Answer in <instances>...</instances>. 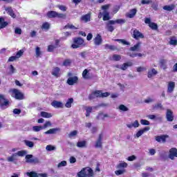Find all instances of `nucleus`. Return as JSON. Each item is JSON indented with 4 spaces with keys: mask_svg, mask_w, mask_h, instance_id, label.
I'll use <instances>...</instances> for the list:
<instances>
[{
    "mask_svg": "<svg viewBox=\"0 0 177 177\" xmlns=\"http://www.w3.org/2000/svg\"><path fill=\"white\" fill-rule=\"evenodd\" d=\"M110 19H111V17H110V13H109L107 10L103 11V18H102V20L104 21H109Z\"/></svg>",
    "mask_w": 177,
    "mask_h": 177,
    "instance_id": "24",
    "label": "nucleus"
},
{
    "mask_svg": "<svg viewBox=\"0 0 177 177\" xmlns=\"http://www.w3.org/2000/svg\"><path fill=\"white\" fill-rule=\"evenodd\" d=\"M169 158L170 160H175V157L177 158V149L176 148H171L169 151Z\"/></svg>",
    "mask_w": 177,
    "mask_h": 177,
    "instance_id": "11",
    "label": "nucleus"
},
{
    "mask_svg": "<svg viewBox=\"0 0 177 177\" xmlns=\"http://www.w3.org/2000/svg\"><path fill=\"white\" fill-rule=\"evenodd\" d=\"M166 120L168 122L174 121V112L171 109H167Z\"/></svg>",
    "mask_w": 177,
    "mask_h": 177,
    "instance_id": "10",
    "label": "nucleus"
},
{
    "mask_svg": "<svg viewBox=\"0 0 177 177\" xmlns=\"http://www.w3.org/2000/svg\"><path fill=\"white\" fill-rule=\"evenodd\" d=\"M138 12V10L136 8H133L130 10L129 12L126 15L127 17L129 19H133L135 16H136V13Z\"/></svg>",
    "mask_w": 177,
    "mask_h": 177,
    "instance_id": "19",
    "label": "nucleus"
},
{
    "mask_svg": "<svg viewBox=\"0 0 177 177\" xmlns=\"http://www.w3.org/2000/svg\"><path fill=\"white\" fill-rule=\"evenodd\" d=\"M46 149L47 151H53L56 150V147H53V145H49L46 146Z\"/></svg>",
    "mask_w": 177,
    "mask_h": 177,
    "instance_id": "46",
    "label": "nucleus"
},
{
    "mask_svg": "<svg viewBox=\"0 0 177 177\" xmlns=\"http://www.w3.org/2000/svg\"><path fill=\"white\" fill-rule=\"evenodd\" d=\"M26 175L29 177H39V174L35 171L26 172Z\"/></svg>",
    "mask_w": 177,
    "mask_h": 177,
    "instance_id": "41",
    "label": "nucleus"
},
{
    "mask_svg": "<svg viewBox=\"0 0 177 177\" xmlns=\"http://www.w3.org/2000/svg\"><path fill=\"white\" fill-rule=\"evenodd\" d=\"M169 45H172L173 46H176L177 45V37L176 36H172L169 38Z\"/></svg>",
    "mask_w": 177,
    "mask_h": 177,
    "instance_id": "26",
    "label": "nucleus"
},
{
    "mask_svg": "<svg viewBox=\"0 0 177 177\" xmlns=\"http://www.w3.org/2000/svg\"><path fill=\"white\" fill-rule=\"evenodd\" d=\"M140 124L142 125H150V122H149V120H145V119H142L140 120Z\"/></svg>",
    "mask_w": 177,
    "mask_h": 177,
    "instance_id": "54",
    "label": "nucleus"
},
{
    "mask_svg": "<svg viewBox=\"0 0 177 177\" xmlns=\"http://www.w3.org/2000/svg\"><path fill=\"white\" fill-rule=\"evenodd\" d=\"M114 41L115 42H120V44H122L123 45H131V43L127 41V40L124 39H115Z\"/></svg>",
    "mask_w": 177,
    "mask_h": 177,
    "instance_id": "33",
    "label": "nucleus"
},
{
    "mask_svg": "<svg viewBox=\"0 0 177 177\" xmlns=\"http://www.w3.org/2000/svg\"><path fill=\"white\" fill-rule=\"evenodd\" d=\"M131 66H132V62H127V63L123 64L120 68L121 70H123V71H125V70H127L128 67H131Z\"/></svg>",
    "mask_w": 177,
    "mask_h": 177,
    "instance_id": "36",
    "label": "nucleus"
},
{
    "mask_svg": "<svg viewBox=\"0 0 177 177\" xmlns=\"http://www.w3.org/2000/svg\"><path fill=\"white\" fill-rule=\"evenodd\" d=\"M9 24L8 21H5V18L0 17V30L5 28Z\"/></svg>",
    "mask_w": 177,
    "mask_h": 177,
    "instance_id": "25",
    "label": "nucleus"
},
{
    "mask_svg": "<svg viewBox=\"0 0 177 177\" xmlns=\"http://www.w3.org/2000/svg\"><path fill=\"white\" fill-rule=\"evenodd\" d=\"M112 60H114V62H120L121 60V55L117 54L113 55Z\"/></svg>",
    "mask_w": 177,
    "mask_h": 177,
    "instance_id": "43",
    "label": "nucleus"
},
{
    "mask_svg": "<svg viewBox=\"0 0 177 177\" xmlns=\"http://www.w3.org/2000/svg\"><path fill=\"white\" fill-rule=\"evenodd\" d=\"M163 9L167 12H171L175 9V5L171 4L170 6H164Z\"/></svg>",
    "mask_w": 177,
    "mask_h": 177,
    "instance_id": "32",
    "label": "nucleus"
},
{
    "mask_svg": "<svg viewBox=\"0 0 177 177\" xmlns=\"http://www.w3.org/2000/svg\"><path fill=\"white\" fill-rule=\"evenodd\" d=\"M70 64H71V59H65L63 62V66H65L66 67L70 66Z\"/></svg>",
    "mask_w": 177,
    "mask_h": 177,
    "instance_id": "52",
    "label": "nucleus"
},
{
    "mask_svg": "<svg viewBox=\"0 0 177 177\" xmlns=\"http://www.w3.org/2000/svg\"><path fill=\"white\" fill-rule=\"evenodd\" d=\"M105 49H109V50H117V48L115 46L110 45V44H105L104 46Z\"/></svg>",
    "mask_w": 177,
    "mask_h": 177,
    "instance_id": "39",
    "label": "nucleus"
},
{
    "mask_svg": "<svg viewBox=\"0 0 177 177\" xmlns=\"http://www.w3.org/2000/svg\"><path fill=\"white\" fill-rule=\"evenodd\" d=\"M148 131H150V127H146L144 129L139 130L136 134V138H140L145 132H147Z\"/></svg>",
    "mask_w": 177,
    "mask_h": 177,
    "instance_id": "18",
    "label": "nucleus"
},
{
    "mask_svg": "<svg viewBox=\"0 0 177 177\" xmlns=\"http://www.w3.org/2000/svg\"><path fill=\"white\" fill-rule=\"evenodd\" d=\"M9 106V100L5 97L4 95L0 94V107L3 109Z\"/></svg>",
    "mask_w": 177,
    "mask_h": 177,
    "instance_id": "8",
    "label": "nucleus"
},
{
    "mask_svg": "<svg viewBox=\"0 0 177 177\" xmlns=\"http://www.w3.org/2000/svg\"><path fill=\"white\" fill-rule=\"evenodd\" d=\"M16 73V68L13 65H10V74H15Z\"/></svg>",
    "mask_w": 177,
    "mask_h": 177,
    "instance_id": "61",
    "label": "nucleus"
},
{
    "mask_svg": "<svg viewBox=\"0 0 177 177\" xmlns=\"http://www.w3.org/2000/svg\"><path fill=\"white\" fill-rule=\"evenodd\" d=\"M35 52H36V57H39V56H41V48L39 47H37Z\"/></svg>",
    "mask_w": 177,
    "mask_h": 177,
    "instance_id": "60",
    "label": "nucleus"
},
{
    "mask_svg": "<svg viewBox=\"0 0 177 177\" xmlns=\"http://www.w3.org/2000/svg\"><path fill=\"white\" fill-rule=\"evenodd\" d=\"M78 133V131H77V130H75L73 131H71L68 137L69 138H73L74 136H77V134Z\"/></svg>",
    "mask_w": 177,
    "mask_h": 177,
    "instance_id": "59",
    "label": "nucleus"
},
{
    "mask_svg": "<svg viewBox=\"0 0 177 177\" xmlns=\"http://www.w3.org/2000/svg\"><path fill=\"white\" fill-rule=\"evenodd\" d=\"M77 147H80V149H83L84 147H86V141H79L77 143Z\"/></svg>",
    "mask_w": 177,
    "mask_h": 177,
    "instance_id": "35",
    "label": "nucleus"
},
{
    "mask_svg": "<svg viewBox=\"0 0 177 177\" xmlns=\"http://www.w3.org/2000/svg\"><path fill=\"white\" fill-rule=\"evenodd\" d=\"M77 82H78V77L77 76L70 77L67 80L68 85H74V84H77Z\"/></svg>",
    "mask_w": 177,
    "mask_h": 177,
    "instance_id": "16",
    "label": "nucleus"
},
{
    "mask_svg": "<svg viewBox=\"0 0 177 177\" xmlns=\"http://www.w3.org/2000/svg\"><path fill=\"white\" fill-rule=\"evenodd\" d=\"M140 45H142V42L138 41L133 47H131L129 48V50H131V52H139L140 50Z\"/></svg>",
    "mask_w": 177,
    "mask_h": 177,
    "instance_id": "20",
    "label": "nucleus"
},
{
    "mask_svg": "<svg viewBox=\"0 0 177 177\" xmlns=\"http://www.w3.org/2000/svg\"><path fill=\"white\" fill-rule=\"evenodd\" d=\"M115 175H122L123 174H125V169H120L115 171Z\"/></svg>",
    "mask_w": 177,
    "mask_h": 177,
    "instance_id": "55",
    "label": "nucleus"
},
{
    "mask_svg": "<svg viewBox=\"0 0 177 177\" xmlns=\"http://www.w3.org/2000/svg\"><path fill=\"white\" fill-rule=\"evenodd\" d=\"M24 143L27 146V147H30V149H32L34 147V142L25 140H24Z\"/></svg>",
    "mask_w": 177,
    "mask_h": 177,
    "instance_id": "34",
    "label": "nucleus"
},
{
    "mask_svg": "<svg viewBox=\"0 0 177 177\" xmlns=\"http://www.w3.org/2000/svg\"><path fill=\"white\" fill-rule=\"evenodd\" d=\"M96 97H96V94L95 93V92H93L88 95L89 100H93V99H96Z\"/></svg>",
    "mask_w": 177,
    "mask_h": 177,
    "instance_id": "58",
    "label": "nucleus"
},
{
    "mask_svg": "<svg viewBox=\"0 0 177 177\" xmlns=\"http://www.w3.org/2000/svg\"><path fill=\"white\" fill-rule=\"evenodd\" d=\"M58 8L59 10H62V12H66L67 11V7L66 6H58Z\"/></svg>",
    "mask_w": 177,
    "mask_h": 177,
    "instance_id": "57",
    "label": "nucleus"
},
{
    "mask_svg": "<svg viewBox=\"0 0 177 177\" xmlns=\"http://www.w3.org/2000/svg\"><path fill=\"white\" fill-rule=\"evenodd\" d=\"M174 89H175V82H169L167 85V93H172Z\"/></svg>",
    "mask_w": 177,
    "mask_h": 177,
    "instance_id": "21",
    "label": "nucleus"
},
{
    "mask_svg": "<svg viewBox=\"0 0 177 177\" xmlns=\"http://www.w3.org/2000/svg\"><path fill=\"white\" fill-rule=\"evenodd\" d=\"M153 109L155 110H164V108L162 107V104H161V103L156 104L153 106Z\"/></svg>",
    "mask_w": 177,
    "mask_h": 177,
    "instance_id": "42",
    "label": "nucleus"
},
{
    "mask_svg": "<svg viewBox=\"0 0 177 177\" xmlns=\"http://www.w3.org/2000/svg\"><path fill=\"white\" fill-rule=\"evenodd\" d=\"M142 71H146V68L142 67V66H140V67L137 68L138 73H142Z\"/></svg>",
    "mask_w": 177,
    "mask_h": 177,
    "instance_id": "63",
    "label": "nucleus"
},
{
    "mask_svg": "<svg viewBox=\"0 0 177 177\" xmlns=\"http://www.w3.org/2000/svg\"><path fill=\"white\" fill-rule=\"evenodd\" d=\"M67 165V162L66 160H62L57 165V168H62V167H66Z\"/></svg>",
    "mask_w": 177,
    "mask_h": 177,
    "instance_id": "50",
    "label": "nucleus"
},
{
    "mask_svg": "<svg viewBox=\"0 0 177 177\" xmlns=\"http://www.w3.org/2000/svg\"><path fill=\"white\" fill-rule=\"evenodd\" d=\"M103 42V39L102 38V35L97 34V36L94 38V44L96 46H99L102 45Z\"/></svg>",
    "mask_w": 177,
    "mask_h": 177,
    "instance_id": "15",
    "label": "nucleus"
},
{
    "mask_svg": "<svg viewBox=\"0 0 177 177\" xmlns=\"http://www.w3.org/2000/svg\"><path fill=\"white\" fill-rule=\"evenodd\" d=\"M57 47H55V46L53 45H49L48 46V52H53V50H55V49H56Z\"/></svg>",
    "mask_w": 177,
    "mask_h": 177,
    "instance_id": "56",
    "label": "nucleus"
},
{
    "mask_svg": "<svg viewBox=\"0 0 177 177\" xmlns=\"http://www.w3.org/2000/svg\"><path fill=\"white\" fill-rule=\"evenodd\" d=\"M52 127V122L50 121H46L44 126H42L43 129H46V128Z\"/></svg>",
    "mask_w": 177,
    "mask_h": 177,
    "instance_id": "48",
    "label": "nucleus"
},
{
    "mask_svg": "<svg viewBox=\"0 0 177 177\" xmlns=\"http://www.w3.org/2000/svg\"><path fill=\"white\" fill-rule=\"evenodd\" d=\"M42 30H49L50 28V24L49 22H45L41 26Z\"/></svg>",
    "mask_w": 177,
    "mask_h": 177,
    "instance_id": "38",
    "label": "nucleus"
},
{
    "mask_svg": "<svg viewBox=\"0 0 177 177\" xmlns=\"http://www.w3.org/2000/svg\"><path fill=\"white\" fill-rule=\"evenodd\" d=\"M44 129L42 126H35L32 127L33 132H39V131H42Z\"/></svg>",
    "mask_w": 177,
    "mask_h": 177,
    "instance_id": "44",
    "label": "nucleus"
},
{
    "mask_svg": "<svg viewBox=\"0 0 177 177\" xmlns=\"http://www.w3.org/2000/svg\"><path fill=\"white\" fill-rule=\"evenodd\" d=\"M62 129L57 127V128H53L50 129L48 131H45L44 134L45 135H55L57 133V132H61Z\"/></svg>",
    "mask_w": 177,
    "mask_h": 177,
    "instance_id": "12",
    "label": "nucleus"
},
{
    "mask_svg": "<svg viewBox=\"0 0 177 177\" xmlns=\"http://www.w3.org/2000/svg\"><path fill=\"white\" fill-rule=\"evenodd\" d=\"M140 125L139 121L135 120L132 124H127V127L131 129V128H139Z\"/></svg>",
    "mask_w": 177,
    "mask_h": 177,
    "instance_id": "23",
    "label": "nucleus"
},
{
    "mask_svg": "<svg viewBox=\"0 0 177 177\" xmlns=\"http://www.w3.org/2000/svg\"><path fill=\"white\" fill-rule=\"evenodd\" d=\"M52 75L54 77H59L60 75V68L55 67L53 69Z\"/></svg>",
    "mask_w": 177,
    "mask_h": 177,
    "instance_id": "28",
    "label": "nucleus"
},
{
    "mask_svg": "<svg viewBox=\"0 0 177 177\" xmlns=\"http://www.w3.org/2000/svg\"><path fill=\"white\" fill-rule=\"evenodd\" d=\"M167 59H160V64L163 68H165V64H167Z\"/></svg>",
    "mask_w": 177,
    "mask_h": 177,
    "instance_id": "53",
    "label": "nucleus"
},
{
    "mask_svg": "<svg viewBox=\"0 0 177 177\" xmlns=\"http://www.w3.org/2000/svg\"><path fill=\"white\" fill-rule=\"evenodd\" d=\"M4 9L6 12H7L8 15L12 17V19H16V14H15V12H13V9H12V7L4 6Z\"/></svg>",
    "mask_w": 177,
    "mask_h": 177,
    "instance_id": "17",
    "label": "nucleus"
},
{
    "mask_svg": "<svg viewBox=\"0 0 177 177\" xmlns=\"http://www.w3.org/2000/svg\"><path fill=\"white\" fill-rule=\"evenodd\" d=\"M153 1L151 0H142L141 3L142 5H150V3H152Z\"/></svg>",
    "mask_w": 177,
    "mask_h": 177,
    "instance_id": "51",
    "label": "nucleus"
},
{
    "mask_svg": "<svg viewBox=\"0 0 177 177\" xmlns=\"http://www.w3.org/2000/svg\"><path fill=\"white\" fill-rule=\"evenodd\" d=\"M41 116L43 117L44 118H52V113H49L46 111H41Z\"/></svg>",
    "mask_w": 177,
    "mask_h": 177,
    "instance_id": "37",
    "label": "nucleus"
},
{
    "mask_svg": "<svg viewBox=\"0 0 177 177\" xmlns=\"http://www.w3.org/2000/svg\"><path fill=\"white\" fill-rule=\"evenodd\" d=\"M93 176V170L90 167L83 168L77 173V177H90Z\"/></svg>",
    "mask_w": 177,
    "mask_h": 177,
    "instance_id": "3",
    "label": "nucleus"
},
{
    "mask_svg": "<svg viewBox=\"0 0 177 177\" xmlns=\"http://www.w3.org/2000/svg\"><path fill=\"white\" fill-rule=\"evenodd\" d=\"M73 42L74 44L79 45V46H81V45L84 44V39L81 37H75L73 39Z\"/></svg>",
    "mask_w": 177,
    "mask_h": 177,
    "instance_id": "27",
    "label": "nucleus"
},
{
    "mask_svg": "<svg viewBox=\"0 0 177 177\" xmlns=\"http://www.w3.org/2000/svg\"><path fill=\"white\" fill-rule=\"evenodd\" d=\"M118 109H119V110H120V111H129V109L124 104H120L118 106Z\"/></svg>",
    "mask_w": 177,
    "mask_h": 177,
    "instance_id": "40",
    "label": "nucleus"
},
{
    "mask_svg": "<svg viewBox=\"0 0 177 177\" xmlns=\"http://www.w3.org/2000/svg\"><path fill=\"white\" fill-rule=\"evenodd\" d=\"M94 93H95V96L97 97H102V91H94Z\"/></svg>",
    "mask_w": 177,
    "mask_h": 177,
    "instance_id": "62",
    "label": "nucleus"
},
{
    "mask_svg": "<svg viewBox=\"0 0 177 177\" xmlns=\"http://www.w3.org/2000/svg\"><path fill=\"white\" fill-rule=\"evenodd\" d=\"M158 74V71L156 70V68H152L151 70L148 71L147 77L148 78H151L154 77V75H157Z\"/></svg>",
    "mask_w": 177,
    "mask_h": 177,
    "instance_id": "22",
    "label": "nucleus"
},
{
    "mask_svg": "<svg viewBox=\"0 0 177 177\" xmlns=\"http://www.w3.org/2000/svg\"><path fill=\"white\" fill-rule=\"evenodd\" d=\"M27 154V151H19L17 153H13L11 156H9L7 160L8 162H13V161H17V156L24 157Z\"/></svg>",
    "mask_w": 177,
    "mask_h": 177,
    "instance_id": "4",
    "label": "nucleus"
},
{
    "mask_svg": "<svg viewBox=\"0 0 177 177\" xmlns=\"http://www.w3.org/2000/svg\"><path fill=\"white\" fill-rule=\"evenodd\" d=\"M169 138V136L167 134H163L160 136H157L155 137V140L158 143H166L167 142V139Z\"/></svg>",
    "mask_w": 177,
    "mask_h": 177,
    "instance_id": "7",
    "label": "nucleus"
},
{
    "mask_svg": "<svg viewBox=\"0 0 177 177\" xmlns=\"http://www.w3.org/2000/svg\"><path fill=\"white\" fill-rule=\"evenodd\" d=\"M12 97H15L17 100H24V94L16 88L12 90Z\"/></svg>",
    "mask_w": 177,
    "mask_h": 177,
    "instance_id": "6",
    "label": "nucleus"
},
{
    "mask_svg": "<svg viewBox=\"0 0 177 177\" xmlns=\"http://www.w3.org/2000/svg\"><path fill=\"white\" fill-rule=\"evenodd\" d=\"M82 77L84 80H91V75H89V71L85 69L82 73Z\"/></svg>",
    "mask_w": 177,
    "mask_h": 177,
    "instance_id": "30",
    "label": "nucleus"
},
{
    "mask_svg": "<svg viewBox=\"0 0 177 177\" xmlns=\"http://www.w3.org/2000/svg\"><path fill=\"white\" fill-rule=\"evenodd\" d=\"M127 167H128V164L127 162H122L118 165L117 168L121 169V168H127Z\"/></svg>",
    "mask_w": 177,
    "mask_h": 177,
    "instance_id": "47",
    "label": "nucleus"
},
{
    "mask_svg": "<svg viewBox=\"0 0 177 177\" xmlns=\"http://www.w3.org/2000/svg\"><path fill=\"white\" fill-rule=\"evenodd\" d=\"M74 103V99L73 98H69L67 100L66 103L65 104V107L66 109H71V105Z\"/></svg>",
    "mask_w": 177,
    "mask_h": 177,
    "instance_id": "31",
    "label": "nucleus"
},
{
    "mask_svg": "<svg viewBox=\"0 0 177 177\" xmlns=\"http://www.w3.org/2000/svg\"><path fill=\"white\" fill-rule=\"evenodd\" d=\"M81 20L82 21H84V23H88V21H91V15L86 14L82 16Z\"/></svg>",
    "mask_w": 177,
    "mask_h": 177,
    "instance_id": "29",
    "label": "nucleus"
},
{
    "mask_svg": "<svg viewBox=\"0 0 177 177\" xmlns=\"http://www.w3.org/2000/svg\"><path fill=\"white\" fill-rule=\"evenodd\" d=\"M149 27L150 28H151V30H158V26L157 25V24L154 22H151L149 24Z\"/></svg>",
    "mask_w": 177,
    "mask_h": 177,
    "instance_id": "45",
    "label": "nucleus"
},
{
    "mask_svg": "<svg viewBox=\"0 0 177 177\" xmlns=\"http://www.w3.org/2000/svg\"><path fill=\"white\" fill-rule=\"evenodd\" d=\"M26 162L28 164H39V159L34 157L32 154H28L25 157Z\"/></svg>",
    "mask_w": 177,
    "mask_h": 177,
    "instance_id": "5",
    "label": "nucleus"
},
{
    "mask_svg": "<svg viewBox=\"0 0 177 177\" xmlns=\"http://www.w3.org/2000/svg\"><path fill=\"white\" fill-rule=\"evenodd\" d=\"M124 23H125L124 19L109 20L105 23V28L109 32H113L114 31V24H123Z\"/></svg>",
    "mask_w": 177,
    "mask_h": 177,
    "instance_id": "1",
    "label": "nucleus"
},
{
    "mask_svg": "<svg viewBox=\"0 0 177 177\" xmlns=\"http://www.w3.org/2000/svg\"><path fill=\"white\" fill-rule=\"evenodd\" d=\"M23 53H24V51L23 50H20L17 53L15 57H17V59H20V57L23 56Z\"/></svg>",
    "mask_w": 177,
    "mask_h": 177,
    "instance_id": "49",
    "label": "nucleus"
},
{
    "mask_svg": "<svg viewBox=\"0 0 177 177\" xmlns=\"http://www.w3.org/2000/svg\"><path fill=\"white\" fill-rule=\"evenodd\" d=\"M103 140V134L100 133L98 136L97 140L95 142V149H102L103 147V142H102Z\"/></svg>",
    "mask_w": 177,
    "mask_h": 177,
    "instance_id": "9",
    "label": "nucleus"
},
{
    "mask_svg": "<svg viewBox=\"0 0 177 177\" xmlns=\"http://www.w3.org/2000/svg\"><path fill=\"white\" fill-rule=\"evenodd\" d=\"M51 106H53V107H55V109H63L64 107L63 102L57 100H53L51 102Z\"/></svg>",
    "mask_w": 177,
    "mask_h": 177,
    "instance_id": "13",
    "label": "nucleus"
},
{
    "mask_svg": "<svg viewBox=\"0 0 177 177\" xmlns=\"http://www.w3.org/2000/svg\"><path fill=\"white\" fill-rule=\"evenodd\" d=\"M46 15L47 17L49 19H55L56 17L57 19H62V20H66V19H67V14L59 13L53 10L48 11Z\"/></svg>",
    "mask_w": 177,
    "mask_h": 177,
    "instance_id": "2",
    "label": "nucleus"
},
{
    "mask_svg": "<svg viewBox=\"0 0 177 177\" xmlns=\"http://www.w3.org/2000/svg\"><path fill=\"white\" fill-rule=\"evenodd\" d=\"M133 38H134L135 39H139L140 38L143 39L145 38V35H143L142 32H140V31L137 29H135L133 33Z\"/></svg>",
    "mask_w": 177,
    "mask_h": 177,
    "instance_id": "14",
    "label": "nucleus"
},
{
    "mask_svg": "<svg viewBox=\"0 0 177 177\" xmlns=\"http://www.w3.org/2000/svg\"><path fill=\"white\" fill-rule=\"evenodd\" d=\"M21 113V109H15L13 110V114H17L19 115Z\"/></svg>",
    "mask_w": 177,
    "mask_h": 177,
    "instance_id": "64",
    "label": "nucleus"
}]
</instances>
